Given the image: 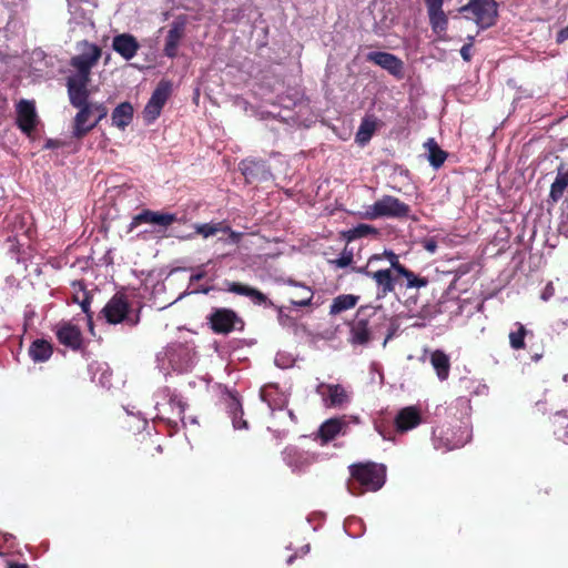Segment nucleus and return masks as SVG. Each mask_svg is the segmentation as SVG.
<instances>
[{
    "instance_id": "obj_1",
    "label": "nucleus",
    "mask_w": 568,
    "mask_h": 568,
    "mask_svg": "<svg viewBox=\"0 0 568 568\" xmlns=\"http://www.w3.org/2000/svg\"><path fill=\"white\" fill-rule=\"evenodd\" d=\"M351 479L347 488L354 496L366 491L379 490L386 480V467L373 462L357 463L349 466Z\"/></svg>"
},
{
    "instance_id": "obj_2",
    "label": "nucleus",
    "mask_w": 568,
    "mask_h": 568,
    "mask_svg": "<svg viewBox=\"0 0 568 568\" xmlns=\"http://www.w3.org/2000/svg\"><path fill=\"white\" fill-rule=\"evenodd\" d=\"M386 318V312L382 305H363L357 312L355 320L351 324L349 342L353 345H366L372 341V329L376 322Z\"/></svg>"
},
{
    "instance_id": "obj_3",
    "label": "nucleus",
    "mask_w": 568,
    "mask_h": 568,
    "mask_svg": "<svg viewBox=\"0 0 568 568\" xmlns=\"http://www.w3.org/2000/svg\"><path fill=\"white\" fill-rule=\"evenodd\" d=\"M101 315L108 324H125L134 327L140 323V311L131 310V304L124 293L116 292L104 305Z\"/></svg>"
},
{
    "instance_id": "obj_4",
    "label": "nucleus",
    "mask_w": 568,
    "mask_h": 568,
    "mask_svg": "<svg viewBox=\"0 0 568 568\" xmlns=\"http://www.w3.org/2000/svg\"><path fill=\"white\" fill-rule=\"evenodd\" d=\"M410 206L393 195H383L374 204L368 205L363 214L366 220L406 219Z\"/></svg>"
},
{
    "instance_id": "obj_5",
    "label": "nucleus",
    "mask_w": 568,
    "mask_h": 568,
    "mask_svg": "<svg viewBox=\"0 0 568 568\" xmlns=\"http://www.w3.org/2000/svg\"><path fill=\"white\" fill-rule=\"evenodd\" d=\"M211 331L219 335H229L234 331L242 332L245 327L244 320L232 308L214 307L206 316Z\"/></svg>"
},
{
    "instance_id": "obj_6",
    "label": "nucleus",
    "mask_w": 568,
    "mask_h": 568,
    "mask_svg": "<svg viewBox=\"0 0 568 568\" xmlns=\"http://www.w3.org/2000/svg\"><path fill=\"white\" fill-rule=\"evenodd\" d=\"M458 11L460 13L470 12L479 29L485 30L496 24L498 3L495 0H469Z\"/></svg>"
},
{
    "instance_id": "obj_7",
    "label": "nucleus",
    "mask_w": 568,
    "mask_h": 568,
    "mask_svg": "<svg viewBox=\"0 0 568 568\" xmlns=\"http://www.w3.org/2000/svg\"><path fill=\"white\" fill-rule=\"evenodd\" d=\"M81 53L70 59V65L77 71L73 77L91 79V71L102 57V49L89 41H82Z\"/></svg>"
},
{
    "instance_id": "obj_8",
    "label": "nucleus",
    "mask_w": 568,
    "mask_h": 568,
    "mask_svg": "<svg viewBox=\"0 0 568 568\" xmlns=\"http://www.w3.org/2000/svg\"><path fill=\"white\" fill-rule=\"evenodd\" d=\"M176 221L178 216L174 213L143 209L140 213L132 217L128 231L132 232L141 224H151L156 226L159 232H162L166 231L169 226H171Z\"/></svg>"
},
{
    "instance_id": "obj_9",
    "label": "nucleus",
    "mask_w": 568,
    "mask_h": 568,
    "mask_svg": "<svg viewBox=\"0 0 568 568\" xmlns=\"http://www.w3.org/2000/svg\"><path fill=\"white\" fill-rule=\"evenodd\" d=\"M315 392L326 408H342L351 400L349 392L341 384L320 383Z\"/></svg>"
},
{
    "instance_id": "obj_10",
    "label": "nucleus",
    "mask_w": 568,
    "mask_h": 568,
    "mask_svg": "<svg viewBox=\"0 0 568 568\" xmlns=\"http://www.w3.org/2000/svg\"><path fill=\"white\" fill-rule=\"evenodd\" d=\"M58 342L73 352L83 348V335L80 327L71 322H60L54 327Z\"/></svg>"
},
{
    "instance_id": "obj_11",
    "label": "nucleus",
    "mask_w": 568,
    "mask_h": 568,
    "mask_svg": "<svg viewBox=\"0 0 568 568\" xmlns=\"http://www.w3.org/2000/svg\"><path fill=\"white\" fill-rule=\"evenodd\" d=\"M366 60L385 69L397 79L404 78V62L395 54L384 51H372L367 53Z\"/></svg>"
},
{
    "instance_id": "obj_12",
    "label": "nucleus",
    "mask_w": 568,
    "mask_h": 568,
    "mask_svg": "<svg viewBox=\"0 0 568 568\" xmlns=\"http://www.w3.org/2000/svg\"><path fill=\"white\" fill-rule=\"evenodd\" d=\"M38 114L33 101L21 100L17 104V125L26 134L30 135L37 128Z\"/></svg>"
},
{
    "instance_id": "obj_13",
    "label": "nucleus",
    "mask_w": 568,
    "mask_h": 568,
    "mask_svg": "<svg viewBox=\"0 0 568 568\" xmlns=\"http://www.w3.org/2000/svg\"><path fill=\"white\" fill-rule=\"evenodd\" d=\"M90 81L91 79L77 77L67 79L68 97L72 106H82L90 102V91L88 89Z\"/></svg>"
},
{
    "instance_id": "obj_14",
    "label": "nucleus",
    "mask_w": 568,
    "mask_h": 568,
    "mask_svg": "<svg viewBox=\"0 0 568 568\" xmlns=\"http://www.w3.org/2000/svg\"><path fill=\"white\" fill-rule=\"evenodd\" d=\"M371 274L378 287V297H385L394 292L395 285L399 281V276L394 272L390 264L388 267L376 266V268H372Z\"/></svg>"
},
{
    "instance_id": "obj_15",
    "label": "nucleus",
    "mask_w": 568,
    "mask_h": 568,
    "mask_svg": "<svg viewBox=\"0 0 568 568\" xmlns=\"http://www.w3.org/2000/svg\"><path fill=\"white\" fill-rule=\"evenodd\" d=\"M387 261L390 263L392 268L397 275L406 278L407 288H420L428 284L426 277L417 276L413 271L408 270L404 264L399 262V257L393 251H385Z\"/></svg>"
},
{
    "instance_id": "obj_16",
    "label": "nucleus",
    "mask_w": 568,
    "mask_h": 568,
    "mask_svg": "<svg viewBox=\"0 0 568 568\" xmlns=\"http://www.w3.org/2000/svg\"><path fill=\"white\" fill-rule=\"evenodd\" d=\"M170 85L161 82L153 91L149 102L144 108V116L148 121H154L161 114V111L169 99Z\"/></svg>"
},
{
    "instance_id": "obj_17",
    "label": "nucleus",
    "mask_w": 568,
    "mask_h": 568,
    "mask_svg": "<svg viewBox=\"0 0 568 568\" xmlns=\"http://www.w3.org/2000/svg\"><path fill=\"white\" fill-rule=\"evenodd\" d=\"M240 170L247 183L266 181L270 176V171L264 160L245 159L240 163Z\"/></svg>"
},
{
    "instance_id": "obj_18",
    "label": "nucleus",
    "mask_w": 568,
    "mask_h": 568,
    "mask_svg": "<svg viewBox=\"0 0 568 568\" xmlns=\"http://www.w3.org/2000/svg\"><path fill=\"white\" fill-rule=\"evenodd\" d=\"M226 291L237 295L246 296L252 300L256 305H264L265 307H274V303L257 288L251 287L240 282H225Z\"/></svg>"
},
{
    "instance_id": "obj_19",
    "label": "nucleus",
    "mask_w": 568,
    "mask_h": 568,
    "mask_svg": "<svg viewBox=\"0 0 568 568\" xmlns=\"http://www.w3.org/2000/svg\"><path fill=\"white\" fill-rule=\"evenodd\" d=\"M429 24L435 33L446 32L448 17L443 10L444 0H425Z\"/></svg>"
},
{
    "instance_id": "obj_20",
    "label": "nucleus",
    "mask_w": 568,
    "mask_h": 568,
    "mask_svg": "<svg viewBox=\"0 0 568 568\" xmlns=\"http://www.w3.org/2000/svg\"><path fill=\"white\" fill-rule=\"evenodd\" d=\"M223 400L234 428L247 429V422L243 419V407L237 394L226 390L223 395Z\"/></svg>"
},
{
    "instance_id": "obj_21",
    "label": "nucleus",
    "mask_w": 568,
    "mask_h": 568,
    "mask_svg": "<svg viewBox=\"0 0 568 568\" xmlns=\"http://www.w3.org/2000/svg\"><path fill=\"white\" fill-rule=\"evenodd\" d=\"M112 49L123 59L131 60L135 57L140 49V43L130 33H121L113 38Z\"/></svg>"
},
{
    "instance_id": "obj_22",
    "label": "nucleus",
    "mask_w": 568,
    "mask_h": 568,
    "mask_svg": "<svg viewBox=\"0 0 568 568\" xmlns=\"http://www.w3.org/2000/svg\"><path fill=\"white\" fill-rule=\"evenodd\" d=\"M422 423V416L415 406H407L402 408L395 419L394 424L398 433L408 432L417 427Z\"/></svg>"
},
{
    "instance_id": "obj_23",
    "label": "nucleus",
    "mask_w": 568,
    "mask_h": 568,
    "mask_svg": "<svg viewBox=\"0 0 568 568\" xmlns=\"http://www.w3.org/2000/svg\"><path fill=\"white\" fill-rule=\"evenodd\" d=\"M75 108L79 111L73 119L72 135L75 139H82L95 128L94 122L89 123V119L92 115V106L88 103Z\"/></svg>"
},
{
    "instance_id": "obj_24",
    "label": "nucleus",
    "mask_w": 568,
    "mask_h": 568,
    "mask_svg": "<svg viewBox=\"0 0 568 568\" xmlns=\"http://www.w3.org/2000/svg\"><path fill=\"white\" fill-rule=\"evenodd\" d=\"M184 23L182 22H173L170 30L168 31L165 45H164V54L168 58H175L178 54V48L181 39L184 36Z\"/></svg>"
},
{
    "instance_id": "obj_25",
    "label": "nucleus",
    "mask_w": 568,
    "mask_h": 568,
    "mask_svg": "<svg viewBox=\"0 0 568 568\" xmlns=\"http://www.w3.org/2000/svg\"><path fill=\"white\" fill-rule=\"evenodd\" d=\"M429 362L439 381L444 382L449 377L450 359L444 351L435 349L429 352Z\"/></svg>"
},
{
    "instance_id": "obj_26",
    "label": "nucleus",
    "mask_w": 568,
    "mask_h": 568,
    "mask_svg": "<svg viewBox=\"0 0 568 568\" xmlns=\"http://www.w3.org/2000/svg\"><path fill=\"white\" fill-rule=\"evenodd\" d=\"M28 354L34 363H44L52 356L53 345L47 339L37 338L29 346Z\"/></svg>"
},
{
    "instance_id": "obj_27",
    "label": "nucleus",
    "mask_w": 568,
    "mask_h": 568,
    "mask_svg": "<svg viewBox=\"0 0 568 568\" xmlns=\"http://www.w3.org/2000/svg\"><path fill=\"white\" fill-rule=\"evenodd\" d=\"M568 186V170L561 163L557 169V176L550 186L548 195V202L551 204L557 203L564 195L566 187Z\"/></svg>"
},
{
    "instance_id": "obj_28",
    "label": "nucleus",
    "mask_w": 568,
    "mask_h": 568,
    "mask_svg": "<svg viewBox=\"0 0 568 568\" xmlns=\"http://www.w3.org/2000/svg\"><path fill=\"white\" fill-rule=\"evenodd\" d=\"M162 446L155 445L152 440L143 443L138 449V460L144 467H153L158 464L155 457L162 454Z\"/></svg>"
},
{
    "instance_id": "obj_29",
    "label": "nucleus",
    "mask_w": 568,
    "mask_h": 568,
    "mask_svg": "<svg viewBox=\"0 0 568 568\" xmlns=\"http://www.w3.org/2000/svg\"><path fill=\"white\" fill-rule=\"evenodd\" d=\"M112 124L124 130L133 120V106L130 102L120 103L112 112Z\"/></svg>"
},
{
    "instance_id": "obj_30",
    "label": "nucleus",
    "mask_w": 568,
    "mask_h": 568,
    "mask_svg": "<svg viewBox=\"0 0 568 568\" xmlns=\"http://www.w3.org/2000/svg\"><path fill=\"white\" fill-rule=\"evenodd\" d=\"M283 454L284 460L294 470H302L311 464L310 457L295 447H287Z\"/></svg>"
},
{
    "instance_id": "obj_31",
    "label": "nucleus",
    "mask_w": 568,
    "mask_h": 568,
    "mask_svg": "<svg viewBox=\"0 0 568 568\" xmlns=\"http://www.w3.org/2000/svg\"><path fill=\"white\" fill-rule=\"evenodd\" d=\"M344 425L339 418H329L321 425L318 435L324 443L331 442L341 433Z\"/></svg>"
},
{
    "instance_id": "obj_32",
    "label": "nucleus",
    "mask_w": 568,
    "mask_h": 568,
    "mask_svg": "<svg viewBox=\"0 0 568 568\" xmlns=\"http://www.w3.org/2000/svg\"><path fill=\"white\" fill-rule=\"evenodd\" d=\"M359 296L353 294H342L333 300L329 306V314L336 315L344 311L351 310L356 306Z\"/></svg>"
},
{
    "instance_id": "obj_33",
    "label": "nucleus",
    "mask_w": 568,
    "mask_h": 568,
    "mask_svg": "<svg viewBox=\"0 0 568 568\" xmlns=\"http://www.w3.org/2000/svg\"><path fill=\"white\" fill-rule=\"evenodd\" d=\"M425 146L428 149V161L434 169H439L446 161L448 153L439 148L434 139H429Z\"/></svg>"
},
{
    "instance_id": "obj_34",
    "label": "nucleus",
    "mask_w": 568,
    "mask_h": 568,
    "mask_svg": "<svg viewBox=\"0 0 568 568\" xmlns=\"http://www.w3.org/2000/svg\"><path fill=\"white\" fill-rule=\"evenodd\" d=\"M554 434L558 440L568 443V410L558 412L552 419Z\"/></svg>"
},
{
    "instance_id": "obj_35",
    "label": "nucleus",
    "mask_w": 568,
    "mask_h": 568,
    "mask_svg": "<svg viewBox=\"0 0 568 568\" xmlns=\"http://www.w3.org/2000/svg\"><path fill=\"white\" fill-rule=\"evenodd\" d=\"M376 130V120L372 118H364L356 133V142L361 145L366 144L373 136Z\"/></svg>"
},
{
    "instance_id": "obj_36",
    "label": "nucleus",
    "mask_w": 568,
    "mask_h": 568,
    "mask_svg": "<svg viewBox=\"0 0 568 568\" xmlns=\"http://www.w3.org/2000/svg\"><path fill=\"white\" fill-rule=\"evenodd\" d=\"M74 290L82 292V298L79 302V305L81 306L82 312L87 315L89 322H92L93 313L91 312V302H92V294L87 291L85 285L82 281L73 282Z\"/></svg>"
},
{
    "instance_id": "obj_37",
    "label": "nucleus",
    "mask_w": 568,
    "mask_h": 568,
    "mask_svg": "<svg viewBox=\"0 0 568 568\" xmlns=\"http://www.w3.org/2000/svg\"><path fill=\"white\" fill-rule=\"evenodd\" d=\"M515 326L517 327V329L511 331L508 336L509 344H510L511 348H514L516 351L524 349L526 346L525 337L528 335L529 332L527 331L525 325H523L519 322L515 323Z\"/></svg>"
},
{
    "instance_id": "obj_38",
    "label": "nucleus",
    "mask_w": 568,
    "mask_h": 568,
    "mask_svg": "<svg viewBox=\"0 0 568 568\" xmlns=\"http://www.w3.org/2000/svg\"><path fill=\"white\" fill-rule=\"evenodd\" d=\"M313 291L304 285H297V292L291 297L290 302L294 306H308L313 300Z\"/></svg>"
},
{
    "instance_id": "obj_39",
    "label": "nucleus",
    "mask_w": 568,
    "mask_h": 568,
    "mask_svg": "<svg viewBox=\"0 0 568 568\" xmlns=\"http://www.w3.org/2000/svg\"><path fill=\"white\" fill-rule=\"evenodd\" d=\"M375 331L379 329L381 327H386L387 333L383 341V347H386L387 343L396 335L399 324L394 317H389L386 314V318L382 320V322H376V325L373 326Z\"/></svg>"
},
{
    "instance_id": "obj_40",
    "label": "nucleus",
    "mask_w": 568,
    "mask_h": 568,
    "mask_svg": "<svg viewBox=\"0 0 568 568\" xmlns=\"http://www.w3.org/2000/svg\"><path fill=\"white\" fill-rule=\"evenodd\" d=\"M384 258H386L385 252L383 254H374L368 258L366 265L353 267V271L359 274H364L372 278V268H376L377 263L383 261Z\"/></svg>"
},
{
    "instance_id": "obj_41",
    "label": "nucleus",
    "mask_w": 568,
    "mask_h": 568,
    "mask_svg": "<svg viewBox=\"0 0 568 568\" xmlns=\"http://www.w3.org/2000/svg\"><path fill=\"white\" fill-rule=\"evenodd\" d=\"M222 230L221 223H204L196 226L197 234H201L203 237H209L215 235L219 231Z\"/></svg>"
},
{
    "instance_id": "obj_42",
    "label": "nucleus",
    "mask_w": 568,
    "mask_h": 568,
    "mask_svg": "<svg viewBox=\"0 0 568 568\" xmlns=\"http://www.w3.org/2000/svg\"><path fill=\"white\" fill-rule=\"evenodd\" d=\"M460 409L463 412L464 415H469L470 410H471V406H470V399L467 398L466 396H459L457 397L452 404H450V407L449 409Z\"/></svg>"
},
{
    "instance_id": "obj_43",
    "label": "nucleus",
    "mask_w": 568,
    "mask_h": 568,
    "mask_svg": "<svg viewBox=\"0 0 568 568\" xmlns=\"http://www.w3.org/2000/svg\"><path fill=\"white\" fill-rule=\"evenodd\" d=\"M89 105L92 106V114L97 113V119L93 121L97 126L98 123L108 115V109L104 103L99 102H89Z\"/></svg>"
},
{
    "instance_id": "obj_44",
    "label": "nucleus",
    "mask_w": 568,
    "mask_h": 568,
    "mask_svg": "<svg viewBox=\"0 0 568 568\" xmlns=\"http://www.w3.org/2000/svg\"><path fill=\"white\" fill-rule=\"evenodd\" d=\"M170 405H171L172 409H176L178 410L179 418L181 419L182 423H184V410H185V407H186V403H184L178 396H172L170 398Z\"/></svg>"
},
{
    "instance_id": "obj_45",
    "label": "nucleus",
    "mask_w": 568,
    "mask_h": 568,
    "mask_svg": "<svg viewBox=\"0 0 568 568\" xmlns=\"http://www.w3.org/2000/svg\"><path fill=\"white\" fill-rule=\"evenodd\" d=\"M353 262V253L352 252H348V251H344L339 257H337L334 263L336 264L337 267H346L348 265H351Z\"/></svg>"
},
{
    "instance_id": "obj_46",
    "label": "nucleus",
    "mask_w": 568,
    "mask_h": 568,
    "mask_svg": "<svg viewBox=\"0 0 568 568\" xmlns=\"http://www.w3.org/2000/svg\"><path fill=\"white\" fill-rule=\"evenodd\" d=\"M354 233L357 235V236H366L371 233H376V230L371 226V225H367V224H359L357 225L355 229H354Z\"/></svg>"
},
{
    "instance_id": "obj_47",
    "label": "nucleus",
    "mask_w": 568,
    "mask_h": 568,
    "mask_svg": "<svg viewBox=\"0 0 568 568\" xmlns=\"http://www.w3.org/2000/svg\"><path fill=\"white\" fill-rule=\"evenodd\" d=\"M471 43H465L460 49V55L464 61L469 62L471 60Z\"/></svg>"
},
{
    "instance_id": "obj_48",
    "label": "nucleus",
    "mask_w": 568,
    "mask_h": 568,
    "mask_svg": "<svg viewBox=\"0 0 568 568\" xmlns=\"http://www.w3.org/2000/svg\"><path fill=\"white\" fill-rule=\"evenodd\" d=\"M568 40V26L560 29L556 34V43L561 44Z\"/></svg>"
},
{
    "instance_id": "obj_49",
    "label": "nucleus",
    "mask_w": 568,
    "mask_h": 568,
    "mask_svg": "<svg viewBox=\"0 0 568 568\" xmlns=\"http://www.w3.org/2000/svg\"><path fill=\"white\" fill-rule=\"evenodd\" d=\"M423 246L426 251L430 253H435L437 250V243L433 239L425 240Z\"/></svg>"
},
{
    "instance_id": "obj_50",
    "label": "nucleus",
    "mask_w": 568,
    "mask_h": 568,
    "mask_svg": "<svg viewBox=\"0 0 568 568\" xmlns=\"http://www.w3.org/2000/svg\"><path fill=\"white\" fill-rule=\"evenodd\" d=\"M204 276H205L204 271H197L191 275V282H199V281L203 280Z\"/></svg>"
},
{
    "instance_id": "obj_51",
    "label": "nucleus",
    "mask_w": 568,
    "mask_h": 568,
    "mask_svg": "<svg viewBox=\"0 0 568 568\" xmlns=\"http://www.w3.org/2000/svg\"><path fill=\"white\" fill-rule=\"evenodd\" d=\"M7 568H29V566L27 564L13 562L8 560Z\"/></svg>"
},
{
    "instance_id": "obj_52",
    "label": "nucleus",
    "mask_w": 568,
    "mask_h": 568,
    "mask_svg": "<svg viewBox=\"0 0 568 568\" xmlns=\"http://www.w3.org/2000/svg\"><path fill=\"white\" fill-rule=\"evenodd\" d=\"M474 42H475V36H468L467 37V42L466 43H471V47L474 45Z\"/></svg>"
},
{
    "instance_id": "obj_53",
    "label": "nucleus",
    "mask_w": 568,
    "mask_h": 568,
    "mask_svg": "<svg viewBox=\"0 0 568 568\" xmlns=\"http://www.w3.org/2000/svg\"><path fill=\"white\" fill-rule=\"evenodd\" d=\"M73 301H74L75 303H78V304H79V302L81 301V298L75 294V295L73 296Z\"/></svg>"
},
{
    "instance_id": "obj_54",
    "label": "nucleus",
    "mask_w": 568,
    "mask_h": 568,
    "mask_svg": "<svg viewBox=\"0 0 568 568\" xmlns=\"http://www.w3.org/2000/svg\"><path fill=\"white\" fill-rule=\"evenodd\" d=\"M2 541H7V535L2 534Z\"/></svg>"
},
{
    "instance_id": "obj_55",
    "label": "nucleus",
    "mask_w": 568,
    "mask_h": 568,
    "mask_svg": "<svg viewBox=\"0 0 568 568\" xmlns=\"http://www.w3.org/2000/svg\"><path fill=\"white\" fill-rule=\"evenodd\" d=\"M293 558H294L293 556H290L288 559H287V562L288 564L292 562Z\"/></svg>"
}]
</instances>
